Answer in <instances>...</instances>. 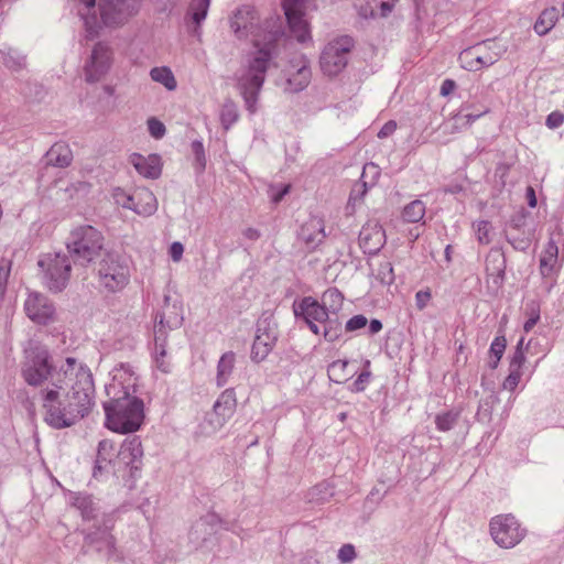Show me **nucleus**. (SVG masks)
<instances>
[{
    "label": "nucleus",
    "instance_id": "nucleus-1",
    "mask_svg": "<svg viewBox=\"0 0 564 564\" xmlns=\"http://www.w3.org/2000/svg\"><path fill=\"white\" fill-rule=\"evenodd\" d=\"M22 377L29 386L41 388L45 419L54 427L73 425L93 406V375L75 358L68 357L55 366L48 351L39 349L24 361Z\"/></svg>",
    "mask_w": 564,
    "mask_h": 564
},
{
    "label": "nucleus",
    "instance_id": "nucleus-2",
    "mask_svg": "<svg viewBox=\"0 0 564 564\" xmlns=\"http://www.w3.org/2000/svg\"><path fill=\"white\" fill-rule=\"evenodd\" d=\"M231 28L238 39H252L253 50L247 55L237 80L247 109L254 113L265 73L278 54L279 42L283 35L281 23L278 18H272L260 24L257 12L243 7L235 13Z\"/></svg>",
    "mask_w": 564,
    "mask_h": 564
},
{
    "label": "nucleus",
    "instance_id": "nucleus-3",
    "mask_svg": "<svg viewBox=\"0 0 564 564\" xmlns=\"http://www.w3.org/2000/svg\"><path fill=\"white\" fill-rule=\"evenodd\" d=\"M138 377L126 366L115 368L106 384L108 400L104 403L106 426L116 433L138 431L144 421V403L137 395Z\"/></svg>",
    "mask_w": 564,
    "mask_h": 564
},
{
    "label": "nucleus",
    "instance_id": "nucleus-4",
    "mask_svg": "<svg viewBox=\"0 0 564 564\" xmlns=\"http://www.w3.org/2000/svg\"><path fill=\"white\" fill-rule=\"evenodd\" d=\"M104 237L89 225L75 228L69 236L67 248L82 264L89 263L101 254Z\"/></svg>",
    "mask_w": 564,
    "mask_h": 564
},
{
    "label": "nucleus",
    "instance_id": "nucleus-5",
    "mask_svg": "<svg viewBox=\"0 0 564 564\" xmlns=\"http://www.w3.org/2000/svg\"><path fill=\"white\" fill-rule=\"evenodd\" d=\"M502 46L494 40L464 50L459 54L460 66L469 72H477L495 64L503 53Z\"/></svg>",
    "mask_w": 564,
    "mask_h": 564
},
{
    "label": "nucleus",
    "instance_id": "nucleus-6",
    "mask_svg": "<svg viewBox=\"0 0 564 564\" xmlns=\"http://www.w3.org/2000/svg\"><path fill=\"white\" fill-rule=\"evenodd\" d=\"M490 535L501 547L510 549L519 544L525 536V529L512 514H498L490 520Z\"/></svg>",
    "mask_w": 564,
    "mask_h": 564
},
{
    "label": "nucleus",
    "instance_id": "nucleus-7",
    "mask_svg": "<svg viewBox=\"0 0 564 564\" xmlns=\"http://www.w3.org/2000/svg\"><path fill=\"white\" fill-rule=\"evenodd\" d=\"M352 39L339 36L330 41L321 55V68L328 76L338 75L347 65Z\"/></svg>",
    "mask_w": 564,
    "mask_h": 564
},
{
    "label": "nucleus",
    "instance_id": "nucleus-8",
    "mask_svg": "<svg viewBox=\"0 0 564 564\" xmlns=\"http://www.w3.org/2000/svg\"><path fill=\"white\" fill-rule=\"evenodd\" d=\"M312 7V0H283V9L292 35L300 42L311 40L310 23L306 12Z\"/></svg>",
    "mask_w": 564,
    "mask_h": 564
},
{
    "label": "nucleus",
    "instance_id": "nucleus-9",
    "mask_svg": "<svg viewBox=\"0 0 564 564\" xmlns=\"http://www.w3.org/2000/svg\"><path fill=\"white\" fill-rule=\"evenodd\" d=\"M140 7L141 0H99L100 21L107 26L122 25Z\"/></svg>",
    "mask_w": 564,
    "mask_h": 564
},
{
    "label": "nucleus",
    "instance_id": "nucleus-10",
    "mask_svg": "<svg viewBox=\"0 0 564 564\" xmlns=\"http://www.w3.org/2000/svg\"><path fill=\"white\" fill-rule=\"evenodd\" d=\"M39 265L44 271L45 282L50 290L62 291L68 281L70 263L65 254H46L40 261Z\"/></svg>",
    "mask_w": 564,
    "mask_h": 564
},
{
    "label": "nucleus",
    "instance_id": "nucleus-11",
    "mask_svg": "<svg viewBox=\"0 0 564 564\" xmlns=\"http://www.w3.org/2000/svg\"><path fill=\"white\" fill-rule=\"evenodd\" d=\"M112 63V55L110 48L102 43L94 46L89 58L84 65V75L87 83H97L101 80Z\"/></svg>",
    "mask_w": 564,
    "mask_h": 564
},
{
    "label": "nucleus",
    "instance_id": "nucleus-12",
    "mask_svg": "<svg viewBox=\"0 0 564 564\" xmlns=\"http://www.w3.org/2000/svg\"><path fill=\"white\" fill-rule=\"evenodd\" d=\"M98 273L100 284L110 292L121 291L130 276L128 267L110 257L101 261Z\"/></svg>",
    "mask_w": 564,
    "mask_h": 564
},
{
    "label": "nucleus",
    "instance_id": "nucleus-13",
    "mask_svg": "<svg viewBox=\"0 0 564 564\" xmlns=\"http://www.w3.org/2000/svg\"><path fill=\"white\" fill-rule=\"evenodd\" d=\"M24 311L28 317L39 325H47L54 321L55 308L50 300L39 293H31L25 303Z\"/></svg>",
    "mask_w": 564,
    "mask_h": 564
},
{
    "label": "nucleus",
    "instance_id": "nucleus-14",
    "mask_svg": "<svg viewBox=\"0 0 564 564\" xmlns=\"http://www.w3.org/2000/svg\"><path fill=\"white\" fill-rule=\"evenodd\" d=\"M286 84L285 90L295 93L304 89L311 80V69L308 61L300 55L292 59L285 70Z\"/></svg>",
    "mask_w": 564,
    "mask_h": 564
},
{
    "label": "nucleus",
    "instance_id": "nucleus-15",
    "mask_svg": "<svg viewBox=\"0 0 564 564\" xmlns=\"http://www.w3.org/2000/svg\"><path fill=\"white\" fill-rule=\"evenodd\" d=\"M295 315L302 316L310 329L314 334H319L321 329L316 323H324L328 317L326 308L321 305L315 299L308 296L304 297L295 307Z\"/></svg>",
    "mask_w": 564,
    "mask_h": 564
},
{
    "label": "nucleus",
    "instance_id": "nucleus-16",
    "mask_svg": "<svg viewBox=\"0 0 564 564\" xmlns=\"http://www.w3.org/2000/svg\"><path fill=\"white\" fill-rule=\"evenodd\" d=\"M562 268L558 260V247L554 241H549L540 254L539 269L542 278L549 283L551 289Z\"/></svg>",
    "mask_w": 564,
    "mask_h": 564
},
{
    "label": "nucleus",
    "instance_id": "nucleus-17",
    "mask_svg": "<svg viewBox=\"0 0 564 564\" xmlns=\"http://www.w3.org/2000/svg\"><path fill=\"white\" fill-rule=\"evenodd\" d=\"M386 242V234L377 221H368L360 230L359 246L365 253L373 254Z\"/></svg>",
    "mask_w": 564,
    "mask_h": 564
},
{
    "label": "nucleus",
    "instance_id": "nucleus-18",
    "mask_svg": "<svg viewBox=\"0 0 564 564\" xmlns=\"http://www.w3.org/2000/svg\"><path fill=\"white\" fill-rule=\"evenodd\" d=\"M129 161L138 173L144 177L158 178L162 172V161L158 154L142 155L133 153Z\"/></svg>",
    "mask_w": 564,
    "mask_h": 564
},
{
    "label": "nucleus",
    "instance_id": "nucleus-19",
    "mask_svg": "<svg viewBox=\"0 0 564 564\" xmlns=\"http://www.w3.org/2000/svg\"><path fill=\"white\" fill-rule=\"evenodd\" d=\"M523 340L524 339L521 338L518 344L509 365V375L503 381V388L509 391H514L518 388L524 375L525 357L521 348Z\"/></svg>",
    "mask_w": 564,
    "mask_h": 564
},
{
    "label": "nucleus",
    "instance_id": "nucleus-20",
    "mask_svg": "<svg viewBox=\"0 0 564 564\" xmlns=\"http://www.w3.org/2000/svg\"><path fill=\"white\" fill-rule=\"evenodd\" d=\"M300 237L307 247L315 248L325 238L323 221L317 218L310 219L302 226Z\"/></svg>",
    "mask_w": 564,
    "mask_h": 564
},
{
    "label": "nucleus",
    "instance_id": "nucleus-21",
    "mask_svg": "<svg viewBox=\"0 0 564 564\" xmlns=\"http://www.w3.org/2000/svg\"><path fill=\"white\" fill-rule=\"evenodd\" d=\"M156 208V198L150 189L141 187L134 191V206L132 210L142 216H150Z\"/></svg>",
    "mask_w": 564,
    "mask_h": 564
},
{
    "label": "nucleus",
    "instance_id": "nucleus-22",
    "mask_svg": "<svg viewBox=\"0 0 564 564\" xmlns=\"http://www.w3.org/2000/svg\"><path fill=\"white\" fill-rule=\"evenodd\" d=\"M275 344V337L267 330H258L251 348V358L260 362L269 355Z\"/></svg>",
    "mask_w": 564,
    "mask_h": 564
},
{
    "label": "nucleus",
    "instance_id": "nucleus-23",
    "mask_svg": "<svg viewBox=\"0 0 564 564\" xmlns=\"http://www.w3.org/2000/svg\"><path fill=\"white\" fill-rule=\"evenodd\" d=\"M143 455L141 441L139 437H130L127 438L120 448L119 457L120 459L131 466V468H138L134 464L141 459Z\"/></svg>",
    "mask_w": 564,
    "mask_h": 564
},
{
    "label": "nucleus",
    "instance_id": "nucleus-24",
    "mask_svg": "<svg viewBox=\"0 0 564 564\" xmlns=\"http://www.w3.org/2000/svg\"><path fill=\"white\" fill-rule=\"evenodd\" d=\"M47 163L58 167H66L73 161V152L65 142H56L46 153Z\"/></svg>",
    "mask_w": 564,
    "mask_h": 564
},
{
    "label": "nucleus",
    "instance_id": "nucleus-25",
    "mask_svg": "<svg viewBox=\"0 0 564 564\" xmlns=\"http://www.w3.org/2000/svg\"><path fill=\"white\" fill-rule=\"evenodd\" d=\"M237 400L232 389L225 390L216 401L214 411L223 419L230 417L236 409Z\"/></svg>",
    "mask_w": 564,
    "mask_h": 564
},
{
    "label": "nucleus",
    "instance_id": "nucleus-26",
    "mask_svg": "<svg viewBox=\"0 0 564 564\" xmlns=\"http://www.w3.org/2000/svg\"><path fill=\"white\" fill-rule=\"evenodd\" d=\"M558 20V11L556 8L551 7L541 12L538 20L534 23V31L539 35H545L549 33Z\"/></svg>",
    "mask_w": 564,
    "mask_h": 564
},
{
    "label": "nucleus",
    "instance_id": "nucleus-27",
    "mask_svg": "<svg viewBox=\"0 0 564 564\" xmlns=\"http://www.w3.org/2000/svg\"><path fill=\"white\" fill-rule=\"evenodd\" d=\"M236 356L232 351L225 352L217 365L216 381L218 387H223L227 383L230 375L235 367Z\"/></svg>",
    "mask_w": 564,
    "mask_h": 564
},
{
    "label": "nucleus",
    "instance_id": "nucleus-28",
    "mask_svg": "<svg viewBox=\"0 0 564 564\" xmlns=\"http://www.w3.org/2000/svg\"><path fill=\"white\" fill-rule=\"evenodd\" d=\"M328 377L336 383H344L355 375L347 360H336L328 366Z\"/></svg>",
    "mask_w": 564,
    "mask_h": 564
},
{
    "label": "nucleus",
    "instance_id": "nucleus-29",
    "mask_svg": "<svg viewBox=\"0 0 564 564\" xmlns=\"http://www.w3.org/2000/svg\"><path fill=\"white\" fill-rule=\"evenodd\" d=\"M379 6L381 17H386L391 11V6L388 2L380 0H358L356 3L359 14L364 18L373 17L376 14V9Z\"/></svg>",
    "mask_w": 564,
    "mask_h": 564
},
{
    "label": "nucleus",
    "instance_id": "nucleus-30",
    "mask_svg": "<svg viewBox=\"0 0 564 564\" xmlns=\"http://www.w3.org/2000/svg\"><path fill=\"white\" fill-rule=\"evenodd\" d=\"M210 0H193L187 17L189 21L195 25L194 31L199 26L202 21L205 20L207 15V10L209 8Z\"/></svg>",
    "mask_w": 564,
    "mask_h": 564
},
{
    "label": "nucleus",
    "instance_id": "nucleus-31",
    "mask_svg": "<svg viewBox=\"0 0 564 564\" xmlns=\"http://www.w3.org/2000/svg\"><path fill=\"white\" fill-rule=\"evenodd\" d=\"M154 362L155 367L163 373L171 371V361L165 349V338L160 336L155 337Z\"/></svg>",
    "mask_w": 564,
    "mask_h": 564
},
{
    "label": "nucleus",
    "instance_id": "nucleus-32",
    "mask_svg": "<svg viewBox=\"0 0 564 564\" xmlns=\"http://www.w3.org/2000/svg\"><path fill=\"white\" fill-rule=\"evenodd\" d=\"M424 215L425 205L419 199L411 202L402 210V219L405 223H417L423 219Z\"/></svg>",
    "mask_w": 564,
    "mask_h": 564
},
{
    "label": "nucleus",
    "instance_id": "nucleus-33",
    "mask_svg": "<svg viewBox=\"0 0 564 564\" xmlns=\"http://www.w3.org/2000/svg\"><path fill=\"white\" fill-rule=\"evenodd\" d=\"M150 75L154 82L162 84L166 89L174 90L176 88V79L170 68L154 67Z\"/></svg>",
    "mask_w": 564,
    "mask_h": 564
},
{
    "label": "nucleus",
    "instance_id": "nucleus-34",
    "mask_svg": "<svg viewBox=\"0 0 564 564\" xmlns=\"http://www.w3.org/2000/svg\"><path fill=\"white\" fill-rule=\"evenodd\" d=\"M507 346V340L503 336L496 337L490 345L489 349V366L495 369L497 368Z\"/></svg>",
    "mask_w": 564,
    "mask_h": 564
},
{
    "label": "nucleus",
    "instance_id": "nucleus-35",
    "mask_svg": "<svg viewBox=\"0 0 564 564\" xmlns=\"http://www.w3.org/2000/svg\"><path fill=\"white\" fill-rule=\"evenodd\" d=\"M323 324V335L328 341L336 340L341 334V324L337 319L328 318Z\"/></svg>",
    "mask_w": 564,
    "mask_h": 564
},
{
    "label": "nucleus",
    "instance_id": "nucleus-36",
    "mask_svg": "<svg viewBox=\"0 0 564 564\" xmlns=\"http://www.w3.org/2000/svg\"><path fill=\"white\" fill-rule=\"evenodd\" d=\"M238 113L237 108L232 102H226L220 111V121L225 130H228L229 127L237 120Z\"/></svg>",
    "mask_w": 564,
    "mask_h": 564
},
{
    "label": "nucleus",
    "instance_id": "nucleus-37",
    "mask_svg": "<svg viewBox=\"0 0 564 564\" xmlns=\"http://www.w3.org/2000/svg\"><path fill=\"white\" fill-rule=\"evenodd\" d=\"M477 240L482 245H488L491 241L490 232L491 226L487 220H479L474 224Z\"/></svg>",
    "mask_w": 564,
    "mask_h": 564
},
{
    "label": "nucleus",
    "instance_id": "nucleus-38",
    "mask_svg": "<svg viewBox=\"0 0 564 564\" xmlns=\"http://www.w3.org/2000/svg\"><path fill=\"white\" fill-rule=\"evenodd\" d=\"M370 361L365 362L364 370L359 373L357 379L352 382L350 390L354 392L364 391L370 381L371 372L369 370Z\"/></svg>",
    "mask_w": 564,
    "mask_h": 564
},
{
    "label": "nucleus",
    "instance_id": "nucleus-39",
    "mask_svg": "<svg viewBox=\"0 0 564 564\" xmlns=\"http://www.w3.org/2000/svg\"><path fill=\"white\" fill-rule=\"evenodd\" d=\"M112 197L116 204L123 208L132 209L134 206V193L128 194L122 188H116L112 193Z\"/></svg>",
    "mask_w": 564,
    "mask_h": 564
},
{
    "label": "nucleus",
    "instance_id": "nucleus-40",
    "mask_svg": "<svg viewBox=\"0 0 564 564\" xmlns=\"http://www.w3.org/2000/svg\"><path fill=\"white\" fill-rule=\"evenodd\" d=\"M456 421V416L452 412L438 414L435 417V424L437 430L442 432L449 431Z\"/></svg>",
    "mask_w": 564,
    "mask_h": 564
},
{
    "label": "nucleus",
    "instance_id": "nucleus-41",
    "mask_svg": "<svg viewBox=\"0 0 564 564\" xmlns=\"http://www.w3.org/2000/svg\"><path fill=\"white\" fill-rule=\"evenodd\" d=\"M366 183L356 185L350 193L348 207H351V209L354 210L356 204L362 200V197L366 194Z\"/></svg>",
    "mask_w": 564,
    "mask_h": 564
},
{
    "label": "nucleus",
    "instance_id": "nucleus-42",
    "mask_svg": "<svg viewBox=\"0 0 564 564\" xmlns=\"http://www.w3.org/2000/svg\"><path fill=\"white\" fill-rule=\"evenodd\" d=\"M148 128L150 134L155 139L162 138L165 133V126L156 118H150L148 120Z\"/></svg>",
    "mask_w": 564,
    "mask_h": 564
},
{
    "label": "nucleus",
    "instance_id": "nucleus-43",
    "mask_svg": "<svg viewBox=\"0 0 564 564\" xmlns=\"http://www.w3.org/2000/svg\"><path fill=\"white\" fill-rule=\"evenodd\" d=\"M564 123V113L555 110L552 111L545 120V124L549 129H556Z\"/></svg>",
    "mask_w": 564,
    "mask_h": 564
},
{
    "label": "nucleus",
    "instance_id": "nucleus-44",
    "mask_svg": "<svg viewBox=\"0 0 564 564\" xmlns=\"http://www.w3.org/2000/svg\"><path fill=\"white\" fill-rule=\"evenodd\" d=\"M477 116L467 115L464 118H454L455 122L448 129L449 133L457 132L463 126H469L476 120Z\"/></svg>",
    "mask_w": 564,
    "mask_h": 564
},
{
    "label": "nucleus",
    "instance_id": "nucleus-45",
    "mask_svg": "<svg viewBox=\"0 0 564 564\" xmlns=\"http://www.w3.org/2000/svg\"><path fill=\"white\" fill-rule=\"evenodd\" d=\"M356 557L355 547L351 544H345L338 552V558L341 563H349Z\"/></svg>",
    "mask_w": 564,
    "mask_h": 564
},
{
    "label": "nucleus",
    "instance_id": "nucleus-46",
    "mask_svg": "<svg viewBox=\"0 0 564 564\" xmlns=\"http://www.w3.org/2000/svg\"><path fill=\"white\" fill-rule=\"evenodd\" d=\"M367 318L364 315H356L351 317L346 324L347 332H354L366 327Z\"/></svg>",
    "mask_w": 564,
    "mask_h": 564
},
{
    "label": "nucleus",
    "instance_id": "nucleus-47",
    "mask_svg": "<svg viewBox=\"0 0 564 564\" xmlns=\"http://www.w3.org/2000/svg\"><path fill=\"white\" fill-rule=\"evenodd\" d=\"M83 17H84V20H85V26H86V31L88 33L89 36H95L98 34V29L100 28V24H99V21L97 20L96 17H87L85 15L84 13H82Z\"/></svg>",
    "mask_w": 564,
    "mask_h": 564
},
{
    "label": "nucleus",
    "instance_id": "nucleus-48",
    "mask_svg": "<svg viewBox=\"0 0 564 564\" xmlns=\"http://www.w3.org/2000/svg\"><path fill=\"white\" fill-rule=\"evenodd\" d=\"M184 253V246L181 242H173L169 249V254L174 262L181 261Z\"/></svg>",
    "mask_w": 564,
    "mask_h": 564
},
{
    "label": "nucleus",
    "instance_id": "nucleus-49",
    "mask_svg": "<svg viewBox=\"0 0 564 564\" xmlns=\"http://www.w3.org/2000/svg\"><path fill=\"white\" fill-rule=\"evenodd\" d=\"M431 300V292L429 290H421L415 295L416 306L423 310Z\"/></svg>",
    "mask_w": 564,
    "mask_h": 564
},
{
    "label": "nucleus",
    "instance_id": "nucleus-50",
    "mask_svg": "<svg viewBox=\"0 0 564 564\" xmlns=\"http://www.w3.org/2000/svg\"><path fill=\"white\" fill-rule=\"evenodd\" d=\"M323 301H330L336 304H341L343 296L336 289H329L323 294Z\"/></svg>",
    "mask_w": 564,
    "mask_h": 564
},
{
    "label": "nucleus",
    "instance_id": "nucleus-51",
    "mask_svg": "<svg viewBox=\"0 0 564 564\" xmlns=\"http://www.w3.org/2000/svg\"><path fill=\"white\" fill-rule=\"evenodd\" d=\"M397 129V122L393 121V120H390L388 122L384 123V126L380 129V131L378 132V137L380 139H384L389 135H391Z\"/></svg>",
    "mask_w": 564,
    "mask_h": 564
},
{
    "label": "nucleus",
    "instance_id": "nucleus-52",
    "mask_svg": "<svg viewBox=\"0 0 564 564\" xmlns=\"http://www.w3.org/2000/svg\"><path fill=\"white\" fill-rule=\"evenodd\" d=\"M193 148H194V151H195V153H196L197 161L199 162L200 169H204V166H205V161H204V151H203V145H202V143H199V142H195V143L193 144Z\"/></svg>",
    "mask_w": 564,
    "mask_h": 564
},
{
    "label": "nucleus",
    "instance_id": "nucleus-53",
    "mask_svg": "<svg viewBox=\"0 0 564 564\" xmlns=\"http://www.w3.org/2000/svg\"><path fill=\"white\" fill-rule=\"evenodd\" d=\"M455 82L452 79H446L443 82L441 86V94L444 96L449 95L455 89Z\"/></svg>",
    "mask_w": 564,
    "mask_h": 564
},
{
    "label": "nucleus",
    "instance_id": "nucleus-54",
    "mask_svg": "<svg viewBox=\"0 0 564 564\" xmlns=\"http://www.w3.org/2000/svg\"><path fill=\"white\" fill-rule=\"evenodd\" d=\"M538 321H539L538 314H533L532 316H530L523 325L524 333L528 334L536 325Z\"/></svg>",
    "mask_w": 564,
    "mask_h": 564
},
{
    "label": "nucleus",
    "instance_id": "nucleus-55",
    "mask_svg": "<svg viewBox=\"0 0 564 564\" xmlns=\"http://www.w3.org/2000/svg\"><path fill=\"white\" fill-rule=\"evenodd\" d=\"M527 199H528V204L531 206V207H535L536 206V197H535V192L533 189V187L529 186L527 188Z\"/></svg>",
    "mask_w": 564,
    "mask_h": 564
},
{
    "label": "nucleus",
    "instance_id": "nucleus-56",
    "mask_svg": "<svg viewBox=\"0 0 564 564\" xmlns=\"http://www.w3.org/2000/svg\"><path fill=\"white\" fill-rule=\"evenodd\" d=\"M290 191V185H284V187L276 194H272V199L274 203H279L282 200L284 195H286Z\"/></svg>",
    "mask_w": 564,
    "mask_h": 564
},
{
    "label": "nucleus",
    "instance_id": "nucleus-57",
    "mask_svg": "<svg viewBox=\"0 0 564 564\" xmlns=\"http://www.w3.org/2000/svg\"><path fill=\"white\" fill-rule=\"evenodd\" d=\"M381 328H382L381 322H379L378 319L371 321V323L369 325L370 334H376V333L380 332Z\"/></svg>",
    "mask_w": 564,
    "mask_h": 564
},
{
    "label": "nucleus",
    "instance_id": "nucleus-58",
    "mask_svg": "<svg viewBox=\"0 0 564 564\" xmlns=\"http://www.w3.org/2000/svg\"><path fill=\"white\" fill-rule=\"evenodd\" d=\"M107 447L111 448L112 444L110 442H108V441H101L99 443L98 455L101 456L102 452L106 451Z\"/></svg>",
    "mask_w": 564,
    "mask_h": 564
},
{
    "label": "nucleus",
    "instance_id": "nucleus-59",
    "mask_svg": "<svg viewBox=\"0 0 564 564\" xmlns=\"http://www.w3.org/2000/svg\"><path fill=\"white\" fill-rule=\"evenodd\" d=\"M85 6L87 10H90L95 7L96 0H80Z\"/></svg>",
    "mask_w": 564,
    "mask_h": 564
},
{
    "label": "nucleus",
    "instance_id": "nucleus-60",
    "mask_svg": "<svg viewBox=\"0 0 564 564\" xmlns=\"http://www.w3.org/2000/svg\"><path fill=\"white\" fill-rule=\"evenodd\" d=\"M247 236L249 238H257L258 237V232L253 229H249L248 232H247Z\"/></svg>",
    "mask_w": 564,
    "mask_h": 564
},
{
    "label": "nucleus",
    "instance_id": "nucleus-61",
    "mask_svg": "<svg viewBox=\"0 0 564 564\" xmlns=\"http://www.w3.org/2000/svg\"><path fill=\"white\" fill-rule=\"evenodd\" d=\"M376 166L375 165H370V169H375ZM367 169H369V166H366L365 170H364V174L366 173Z\"/></svg>",
    "mask_w": 564,
    "mask_h": 564
},
{
    "label": "nucleus",
    "instance_id": "nucleus-62",
    "mask_svg": "<svg viewBox=\"0 0 564 564\" xmlns=\"http://www.w3.org/2000/svg\"><path fill=\"white\" fill-rule=\"evenodd\" d=\"M420 234L416 232L415 235H413V240H416L419 238Z\"/></svg>",
    "mask_w": 564,
    "mask_h": 564
}]
</instances>
